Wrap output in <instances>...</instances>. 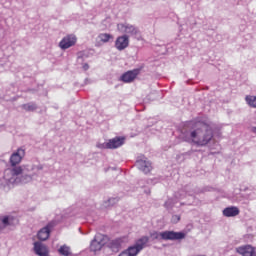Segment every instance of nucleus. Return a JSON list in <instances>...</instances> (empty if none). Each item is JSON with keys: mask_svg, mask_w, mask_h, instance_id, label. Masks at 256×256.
<instances>
[{"mask_svg": "<svg viewBox=\"0 0 256 256\" xmlns=\"http://www.w3.org/2000/svg\"><path fill=\"white\" fill-rule=\"evenodd\" d=\"M25 157V148L20 147L10 156L11 168L5 170L4 177L0 183V189H5L9 185H17V183H31L35 177H41L43 171L42 164H26L17 166Z\"/></svg>", "mask_w": 256, "mask_h": 256, "instance_id": "f257e3e1", "label": "nucleus"}, {"mask_svg": "<svg viewBox=\"0 0 256 256\" xmlns=\"http://www.w3.org/2000/svg\"><path fill=\"white\" fill-rule=\"evenodd\" d=\"M181 139L197 147H207L213 140V128L205 122H189L182 130Z\"/></svg>", "mask_w": 256, "mask_h": 256, "instance_id": "f03ea898", "label": "nucleus"}, {"mask_svg": "<svg viewBox=\"0 0 256 256\" xmlns=\"http://www.w3.org/2000/svg\"><path fill=\"white\" fill-rule=\"evenodd\" d=\"M150 237L152 241H181L185 239V233L167 230L163 232L153 231L150 233Z\"/></svg>", "mask_w": 256, "mask_h": 256, "instance_id": "7ed1b4c3", "label": "nucleus"}, {"mask_svg": "<svg viewBox=\"0 0 256 256\" xmlns=\"http://www.w3.org/2000/svg\"><path fill=\"white\" fill-rule=\"evenodd\" d=\"M107 243H109V236L98 233L91 241L90 251L97 253V251H101V249H103L104 245H107Z\"/></svg>", "mask_w": 256, "mask_h": 256, "instance_id": "20e7f679", "label": "nucleus"}, {"mask_svg": "<svg viewBox=\"0 0 256 256\" xmlns=\"http://www.w3.org/2000/svg\"><path fill=\"white\" fill-rule=\"evenodd\" d=\"M117 29L120 33H125V35H130L131 37H135V35H139V28L129 23H119L117 25Z\"/></svg>", "mask_w": 256, "mask_h": 256, "instance_id": "39448f33", "label": "nucleus"}, {"mask_svg": "<svg viewBox=\"0 0 256 256\" xmlns=\"http://www.w3.org/2000/svg\"><path fill=\"white\" fill-rule=\"evenodd\" d=\"M135 167L139 169V171H142V173H151V169H153V166H151V162L147 159L145 156H140L136 162Z\"/></svg>", "mask_w": 256, "mask_h": 256, "instance_id": "423d86ee", "label": "nucleus"}, {"mask_svg": "<svg viewBox=\"0 0 256 256\" xmlns=\"http://www.w3.org/2000/svg\"><path fill=\"white\" fill-rule=\"evenodd\" d=\"M55 227V222H49L45 227L38 231L37 237L40 241H47L51 235V231Z\"/></svg>", "mask_w": 256, "mask_h": 256, "instance_id": "0eeeda50", "label": "nucleus"}, {"mask_svg": "<svg viewBox=\"0 0 256 256\" xmlns=\"http://www.w3.org/2000/svg\"><path fill=\"white\" fill-rule=\"evenodd\" d=\"M77 43V37L73 34L67 35L59 42L60 49H69L70 47H73Z\"/></svg>", "mask_w": 256, "mask_h": 256, "instance_id": "6e6552de", "label": "nucleus"}, {"mask_svg": "<svg viewBox=\"0 0 256 256\" xmlns=\"http://www.w3.org/2000/svg\"><path fill=\"white\" fill-rule=\"evenodd\" d=\"M137 75H139V69L129 70L121 75L120 81L123 83H133L137 79Z\"/></svg>", "mask_w": 256, "mask_h": 256, "instance_id": "1a4fd4ad", "label": "nucleus"}, {"mask_svg": "<svg viewBox=\"0 0 256 256\" xmlns=\"http://www.w3.org/2000/svg\"><path fill=\"white\" fill-rule=\"evenodd\" d=\"M115 47L118 51L127 49V47H129V36L127 34L119 36L115 41Z\"/></svg>", "mask_w": 256, "mask_h": 256, "instance_id": "9d476101", "label": "nucleus"}, {"mask_svg": "<svg viewBox=\"0 0 256 256\" xmlns=\"http://www.w3.org/2000/svg\"><path fill=\"white\" fill-rule=\"evenodd\" d=\"M237 253L242 256H256L255 247L247 244L236 248Z\"/></svg>", "mask_w": 256, "mask_h": 256, "instance_id": "9b49d317", "label": "nucleus"}, {"mask_svg": "<svg viewBox=\"0 0 256 256\" xmlns=\"http://www.w3.org/2000/svg\"><path fill=\"white\" fill-rule=\"evenodd\" d=\"M125 144V138L116 136L115 138L108 140L109 149H119Z\"/></svg>", "mask_w": 256, "mask_h": 256, "instance_id": "f8f14e48", "label": "nucleus"}, {"mask_svg": "<svg viewBox=\"0 0 256 256\" xmlns=\"http://www.w3.org/2000/svg\"><path fill=\"white\" fill-rule=\"evenodd\" d=\"M34 252L38 256H49L47 247L41 242H34Z\"/></svg>", "mask_w": 256, "mask_h": 256, "instance_id": "ddd939ff", "label": "nucleus"}, {"mask_svg": "<svg viewBox=\"0 0 256 256\" xmlns=\"http://www.w3.org/2000/svg\"><path fill=\"white\" fill-rule=\"evenodd\" d=\"M222 213L224 217H237L241 211L237 208V206H230L226 207Z\"/></svg>", "mask_w": 256, "mask_h": 256, "instance_id": "4468645a", "label": "nucleus"}, {"mask_svg": "<svg viewBox=\"0 0 256 256\" xmlns=\"http://www.w3.org/2000/svg\"><path fill=\"white\" fill-rule=\"evenodd\" d=\"M147 243H149L148 236H142L141 238L136 240L134 247L140 251H143L145 249V247H147Z\"/></svg>", "mask_w": 256, "mask_h": 256, "instance_id": "2eb2a0df", "label": "nucleus"}, {"mask_svg": "<svg viewBox=\"0 0 256 256\" xmlns=\"http://www.w3.org/2000/svg\"><path fill=\"white\" fill-rule=\"evenodd\" d=\"M113 39V35L107 33H100L97 37V45H101V43H109Z\"/></svg>", "mask_w": 256, "mask_h": 256, "instance_id": "dca6fc26", "label": "nucleus"}, {"mask_svg": "<svg viewBox=\"0 0 256 256\" xmlns=\"http://www.w3.org/2000/svg\"><path fill=\"white\" fill-rule=\"evenodd\" d=\"M12 221H13V217L11 216H4L0 218V231H3L5 227H9Z\"/></svg>", "mask_w": 256, "mask_h": 256, "instance_id": "f3484780", "label": "nucleus"}, {"mask_svg": "<svg viewBox=\"0 0 256 256\" xmlns=\"http://www.w3.org/2000/svg\"><path fill=\"white\" fill-rule=\"evenodd\" d=\"M21 109L27 112L37 111V104L35 102H29L21 105Z\"/></svg>", "mask_w": 256, "mask_h": 256, "instance_id": "a211bd4d", "label": "nucleus"}, {"mask_svg": "<svg viewBox=\"0 0 256 256\" xmlns=\"http://www.w3.org/2000/svg\"><path fill=\"white\" fill-rule=\"evenodd\" d=\"M58 253L63 256H70L71 255V248L67 245H63L58 249Z\"/></svg>", "mask_w": 256, "mask_h": 256, "instance_id": "6ab92c4d", "label": "nucleus"}, {"mask_svg": "<svg viewBox=\"0 0 256 256\" xmlns=\"http://www.w3.org/2000/svg\"><path fill=\"white\" fill-rule=\"evenodd\" d=\"M126 252L129 256H137L139 255V253H141V251L136 248L135 245L128 247V249H126Z\"/></svg>", "mask_w": 256, "mask_h": 256, "instance_id": "aec40b11", "label": "nucleus"}, {"mask_svg": "<svg viewBox=\"0 0 256 256\" xmlns=\"http://www.w3.org/2000/svg\"><path fill=\"white\" fill-rule=\"evenodd\" d=\"M117 203H119V197H112L105 202V207H113V205H117Z\"/></svg>", "mask_w": 256, "mask_h": 256, "instance_id": "412c9836", "label": "nucleus"}, {"mask_svg": "<svg viewBox=\"0 0 256 256\" xmlns=\"http://www.w3.org/2000/svg\"><path fill=\"white\" fill-rule=\"evenodd\" d=\"M246 103L256 109V96H246Z\"/></svg>", "mask_w": 256, "mask_h": 256, "instance_id": "4be33fe9", "label": "nucleus"}, {"mask_svg": "<svg viewBox=\"0 0 256 256\" xmlns=\"http://www.w3.org/2000/svg\"><path fill=\"white\" fill-rule=\"evenodd\" d=\"M175 203H177V201H175V199L169 198V199L165 202L164 206L166 207V209H173V205H175Z\"/></svg>", "mask_w": 256, "mask_h": 256, "instance_id": "5701e85b", "label": "nucleus"}, {"mask_svg": "<svg viewBox=\"0 0 256 256\" xmlns=\"http://www.w3.org/2000/svg\"><path fill=\"white\" fill-rule=\"evenodd\" d=\"M186 195H187V192H185V191H183V190H180L179 192H177V193L175 194V197H176L177 199H185Z\"/></svg>", "mask_w": 256, "mask_h": 256, "instance_id": "b1692460", "label": "nucleus"}, {"mask_svg": "<svg viewBox=\"0 0 256 256\" xmlns=\"http://www.w3.org/2000/svg\"><path fill=\"white\" fill-rule=\"evenodd\" d=\"M111 247H115V249H119V247H121V243L119 242V240H112L111 241Z\"/></svg>", "mask_w": 256, "mask_h": 256, "instance_id": "393cba45", "label": "nucleus"}, {"mask_svg": "<svg viewBox=\"0 0 256 256\" xmlns=\"http://www.w3.org/2000/svg\"><path fill=\"white\" fill-rule=\"evenodd\" d=\"M98 149H109V142L97 144Z\"/></svg>", "mask_w": 256, "mask_h": 256, "instance_id": "a878e982", "label": "nucleus"}, {"mask_svg": "<svg viewBox=\"0 0 256 256\" xmlns=\"http://www.w3.org/2000/svg\"><path fill=\"white\" fill-rule=\"evenodd\" d=\"M171 221L172 223H179V221H181V216L173 215Z\"/></svg>", "mask_w": 256, "mask_h": 256, "instance_id": "bb28decb", "label": "nucleus"}, {"mask_svg": "<svg viewBox=\"0 0 256 256\" xmlns=\"http://www.w3.org/2000/svg\"><path fill=\"white\" fill-rule=\"evenodd\" d=\"M118 256H129V253L124 250Z\"/></svg>", "mask_w": 256, "mask_h": 256, "instance_id": "cd10ccee", "label": "nucleus"}, {"mask_svg": "<svg viewBox=\"0 0 256 256\" xmlns=\"http://www.w3.org/2000/svg\"><path fill=\"white\" fill-rule=\"evenodd\" d=\"M82 68L84 69V71H88L89 64H87V63L83 64Z\"/></svg>", "mask_w": 256, "mask_h": 256, "instance_id": "c85d7f7f", "label": "nucleus"}, {"mask_svg": "<svg viewBox=\"0 0 256 256\" xmlns=\"http://www.w3.org/2000/svg\"><path fill=\"white\" fill-rule=\"evenodd\" d=\"M144 193H146V195H151V190L147 189V190L144 191Z\"/></svg>", "mask_w": 256, "mask_h": 256, "instance_id": "c756f323", "label": "nucleus"}, {"mask_svg": "<svg viewBox=\"0 0 256 256\" xmlns=\"http://www.w3.org/2000/svg\"><path fill=\"white\" fill-rule=\"evenodd\" d=\"M78 59H83V53H79V55H78Z\"/></svg>", "mask_w": 256, "mask_h": 256, "instance_id": "7c9ffc66", "label": "nucleus"}, {"mask_svg": "<svg viewBox=\"0 0 256 256\" xmlns=\"http://www.w3.org/2000/svg\"><path fill=\"white\" fill-rule=\"evenodd\" d=\"M252 133H256V126L251 128Z\"/></svg>", "mask_w": 256, "mask_h": 256, "instance_id": "2f4dec72", "label": "nucleus"}]
</instances>
